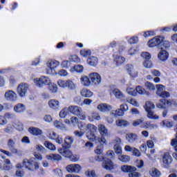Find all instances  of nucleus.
Segmentation results:
<instances>
[{"mask_svg":"<svg viewBox=\"0 0 177 177\" xmlns=\"http://www.w3.org/2000/svg\"><path fill=\"white\" fill-rule=\"evenodd\" d=\"M106 156H107V158H105L103 156H96L95 157V160L96 161H100L102 162V167L103 168H104V169H114V165L113 164V162H111V160H113V158H114V156H115V154L114 153V151H108L106 152Z\"/></svg>","mask_w":177,"mask_h":177,"instance_id":"1","label":"nucleus"},{"mask_svg":"<svg viewBox=\"0 0 177 177\" xmlns=\"http://www.w3.org/2000/svg\"><path fill=\"white\" fill-rule=\"evenodd\" d=\"M149 48H154V46H161V49H169V41H165L164 37L159 36L158 37H153L148 41Z\"/></svg>","mask_w":177,"mask_h":177,"instance_id":"2","label":"nucleus"},{"mask_svg":"<svg viewBox=\"0 0 177 177\" xmlns=\"http://www.w3.org/2000/svg\"><path fill=\"white\" fill-rule=\"evenodd\" d=\"M22 164L26 169H28V171H34V169H38L39 168V163L35 160H33L32 158L30 160L24 159Z\"/></svg>","mask_w":177,"mask_h":177,"instance_id":"3","label":"nucleus"},{"mask_svg":"<svg viewBox=\"0 0 177 177\" xmlns=\"http://www.w3.org/2000/svg\"><path fill=\"white\" fill-rule=\"evenodd\" d=\"M59 66H60V62L57 60L53 59L48 61L47 62L48 68L46 69V73L50 75L55 74V70H56Z\"/></svg>","mask_w":177,"mask_h":177,"instance_id":"4","label":"nucleus"},{"mask_svg":"<svg viewBox=\"0 0 177 177\" xmlns=\"http://www.w3.org/2000/svg\"><path fill=\"white\" fill-rule=\"evenodd\" d=\"M51 82L50 79L46 76H41L39 78L37 77L34 79V83L39 88H41L43 85H49Z\"/></svg>","mask_w":177,"mask_h":177,"instance_id":"5","label":"nucleus"},{"mask_svg":"<svg viewBox=\"0 0 177 177\" xmlns=\"http://www.w3.org/2000/svg\"><path fill=\"white\" fill-rule=\"evenodd\" d=\"M156 88H157V91H156V95L157 96H159L160 97H162V99H168V97H169V92H167L166 91L164 90V88H165L164 86V85L162 84H156Z\"/></svg>","mask_w":177,"mask_h":177,"instance_id":"6","label":"nucleus"},{"mask_svg":"<svg viewBox=\"0 0 177 177\" xmlns=\"http://www.w3.org/2000/svg\"><path fill=\"white\" fill-rule=\"evenodd\" d=\"M141 57L145 59L143 62L144 67H145V68H151V67H153V64L151 63V61H150L151 55H150L149 53L144 52L142 53Z\"/></svg>","mask_w":177,"mask_h":177,"instance_id":"7","label":"nucleus"},{"mask_svg":"<svg viewBox=\"0 0 177 177\" xmlns=\"http://www.w3.org/2000/svg\"><path fill=\"white\" fill-rule=\"evenodd\" d=\"M28 89H29L28 84L26 83H21L17 86V91L19 96H20L21 97H24Z\"/></svg>","mask_w":177,"mask_h":177,"instance_id":"8","label":"nucleus"},{"mask_svg":"<svg viewBox=\"0 0 177 177\" xmlns=\"http://www.w3.org/2000/svg\"><path fill=\"white\" fill-rule=\"evenodd\" d=\"M99 131L102 137L100 138H97L98 143H106V138L104 136H107V129L103 124L99 126Z\"/></svg>","mask_w":177,"mask_h":177,"instance_id":"9","label":"nucleus"},{"mask_svg":"<svg viewBox=\"0 0 177 177\" xmlns=\"http://www.w3.org/2000/svg\"><path fill=\"white\" fill-rule=\"evenodd\" d=\"M4 97L8 102H16L17 100V94L12 90H8L5 93Z\"/></svg>","mask_w":177,"mask_h":177,"instance_id":"10","label":"nucleus"},{"mask_svg":"<svg viewBox=\"0 0 177 177\" xmlns=\"http://www.w3.org/2000/svg\"><path fill=\"white\" fill-rule=\"evenodd\" d=\"M90 80L93 85H99L102 82V77L97 73H91L89 74Z\"/></svg>","mask_w":177,"mask_h":177,"instance_id":"11","label":"nucleus"},{"mask_svg":"<svg viewBox=\"0 0 177 177\" xmlns=\"http://www.w3.org/2000/svg\"><path fill=\"white\" fill-rule=\"evenodd\" d=\"M66 171L69 174H78L81 171V166L78 164H72L66 166Z\"/></svg>","mask_w":177,"mask_h":177,"instance_id":"12","label":"nucleus"},{"mask_svg":"<svg viewBox=\"0 0 177 177\" xmlns=\"http://www.w3.org/2000/svg\"><path fill=\"white\" fill-rule=\"evenodd\" d=\"M47 136L51 140H55L56 143H58V145H62V143H63V138L59 137V135L55 131H50Z\"/></svg>","mask_w":177,"mask_h":177,"instance_id":"13","label":"nucleus"},{"mask_svg":"<svg viewBox=\"0 0 177 177\" xmlns=\"http://www.w3.org/2000/svg\"><path fill=\"white\" fill-rule=\"evenodd\" d=\"M17 140H16V138H10L7 142V146L9 150L11 151V153H13L14 154L17 153V149L15 147Z\"/></svg>","mask_w":177,"mask_h":177,"instance_id":"14","label":"nucleus"},{"mask_svg":"<svg viewBox=\"0 0 177 177\" xmlns=\"http://www.w3.org/2000/svg\"><path fill=\"white\" fill-rule=\"evenodd\" d=\"M78 128L80 129V131H82L83 132H85V131H88V129H93V131H95L96 129V127L93 124H86L84 122H80L78 124Z\"/></svg>","mask_w":177,"mask_h":177,"instance_id":"15","label":"nucleus"},{"mask_svg":"<svg viewBox=\"0 0 177 177\" xmlns=\"http://www.w3.org/2000/svg\"><path fill=\"white\" fill-rule=\"evenodd\" d=\"M162 162L164 167L165 168H168V167H169V164L172 162V156H171L169 153H164L162 156Z\"/></svg>","mask_w":177,"mask_h":177,"instance_id":"16","label":"nucleus"},{"mask_svg":"<svg viewBox=\"0 0 177 177\" xmlns=\"http://www.w3.org/2000/svg\"><path fill=\"white\" fill-rule=\"evenodd\" d=\"M68 110L71 114H73V115H78V114L82 111V108L78 106H70Z\"/></svg>","mask_w":177,"mask_h":177,"instance_id":"17","label":"nucleus"},{"mask_svg":"<svg viewBox=\"0 0 177 177\" xmlns=\"http://www.w3.org/2000/svg\"><path fill=\"white\" fill-rule=\"evenodd\" d=\"M48 106L53 110H59L60 109V102L57 100H50L48 101Z\"/></svg>","mask_w":177,"mask_h":177,"instance_id":"18","label":"nucleus"},{"mask_svg":"<svg viewBox=\"0 0 177 177\" xmlns=\"http://www.w3.org/2000/svg\"><path fill=\"white\" fill-rule=\"evenodd\" d=\"M58 152L59 153V154H62V156H63L64 157H66L67 158H70V157L73 156V153H71V151H70V149L66 148L65 149L59 148Z\"/></svg>","mask_w":177,"mask_h":177,"instance_id":"19","label":"nucleus"},{"mask_svg":"<svg viewBox=\"0 0 177 177\" xmlns=\"http://www.w3.org/2000/svg\"><path fill=\"white\" fill-rule=\"evenodd\" d=\"M73 142H74V139H73V137H66L64 139V144L62 145L64 149H70L71 147V145H73Z\"/></svg>","mask_w":177,"mask_h":177,"instance_id":"20","label":"nucleus"},{"mask_svg":"<svg viewBox=\"0 0 177 177\" xmlns=\"http://www.w3.org/2000/svg\"><path fill=\"white\" fill-rule=\"evenodd\" d=\"M168 56H169V54L164 49H162V50L158 55V59H160V60L162 62H165V60H167Z\"/></svg>","mask_w":177,"mask_h":177,"instance_id":"21","label":"nucleus"},{"mask_svg":"<svg viewBox=\"0 0 177 177\" xmlns=\"http://www.w3.org/2000/svg\"><path fill=\"white\" fill-rule=\"evenodd\" d=\"M127 70L131 77H135L138 76V71H135L132 64L127 65Z\"/></svg>","mask_w":177,"mask_h":177,"instance_id":"22","label":"nucleus"},{"mask_svg":"<svg viewBox=\"0 0 177 177\" xmlns=\"http://www.w3.org/2000/svg\"><path fill=\"white\" fill-rule=\"evenodd\" d=\"M112 106L110 105H107L106 104H100L97 106V109L102 113L106 111H110L111 110Z\"/></svg>","mask_w":177,"mask_h":177,"instance_id":"23","label":"nucleus"},{"mask_svg":"<svg viewBox=\"0 0 177 177\" xmlns=\"http://www.w3.org/2000/svg\"><path fill=\"white\" fill-rule=\"evenodd\" d=\"M28 131L31 135H34V136H39V135H42V130L37 127H30Z\"/></svg>","mask_w":177,"mask_h":177,"instance_id":"24","label":"nucleus"},{"mask_svg":"<svg viewBox=\"0 0 177 177\" xmlns=\"http://www.w3.org/2000/svg\"><path fill=\"white\" fill-rule=\"evenodd\" d=\"M96 127H95V129H88V131L87 133V138L88 139V140H91L92 142L96 140V135L95 134V132H96Z\"/></svg>","mask_w":177,"mask_h":177,"instance_id":"25","label":"nucleus"},{"mask_svg":"<svg viewBox=\"0 0 177 177\" xmlns=\"http://www.w3.org/2000/svg\"><path fill=\"white\" fill-rule=\"evenodd\" d=\"M80 95L83 97H92V96H93V93L87 88H83L80 91Z\"/></svg>","mask_w":177,"mask_h":177,"instance_id":"26","label":"nucleus"},{"mask_svg":"<svg viewBox=\"0 0 177 177\" xmlns=\"http://www.w3.org/2000/svg\"><path fill=\"white\" fill-rule=\"evenodd\" d=\"M126 139L129 143H133L135 140H138V136L135 133H129L127 134Z\"/></svg>","mask_w":177,"mask_h":177,"instance_id":"27","label":"nucleus"},{"mask_svg":"<svg viewBox=\"0 0 177 177\" xmlns=\"http://www.w3.org/2000/svg\"><path fill=\"white\" fill-rule=\"evenodd\" d=\"M14 111L16 113H24V111H26V106L23 104H17L14 107Z\"/></svg>","mask_w":177,"mask_h":177,"instance_id":"28","label":"nucleus"},{"mask_svg":"<svg viewBox=\"0 0 177 177\" xmlns=\"http://www.w3.org/2000/svg\"><path fill=\"white\" fill-rule=\"evenodd\" d=\"M80 82L83 86H89L91 84V80L88 76H83L80 78Z\"/></svg>","mask_w":177,"mask_h":177,"instance_id":"29","label":"nucleus"},{"mask_svg":"<svg viewBox=\"0 0 177 177\" xmlns=\"http://www.w3.org/2000/svg\"><path fill=\"white\" fill-rule=\"evenodd\" d=\"M66 88H68L70 91H75L77 88V84L74 83L71 80H66Z\"/></svg>","mask_w":177,"mask_h":177,"instance_id":"30","label":"nucleus"},{"mask_svg":"<svg viewBox=\"0 0 177 177\" xmlns=\"http://www.w3.org/2000/svg\"><path fill=\"white\" fill-rule=\"evenodd\" d=\"M136 92L139 93V95H147L149 96L150 93L148 91H146V89H145L143 87L140 86H138L136 88Z\"/></svg>","mask_w":177,"mask_h":177,"instance_id":"31","label":"nucleus"},{"mask_svg":"<svg viewBox=\"0 0 177 177\" xmlns=\"http://www.w3.org/2000/svg\"><path fill=\"white\" fill-rule=\"evenodd\" d=\"M142 127L145 129H154L155 128H157V125L151 124V122L147 121L143 123V126Z\"/></svg>","mask_w":177,"mask_h":177,"instance_id":"32","label":"nucleus"},{"mask_svg":"<svg viewBox=\"0 0 177 177\" xmlns=\"http://www.w3.org/2000/svg\"><path fill=\"white\" fill-rule=\"evenodd\" d=\"M87 63L89 66H97V57H90L87 59Z\"/></svg>","mask_w":177,"mask_h":177,"instance_id":"33","label":"nucleus"},{"mask_svg":"<svg viewBox=\"0 0 177 177\" xmlns=\"http://www.w3.org/2000/svg\"><path fill=\"white\" fill-rule=\"evenodd\" d=\"M145 109L146 111H150L154 109H156V105L150 101H147L145 103Z\"/></svg>","mask_w":177,"mask_h":177,"instance_id":"34","label":"nucleus"},{"mask_svg":"<svg viewBox=\"0 0 177 177\" xmlns=\"http://www.w3.org/2000/svg\"><path fill=\"white\" fill-rule=\"evenodd\" d=\"M118 160L120 161H122V162H129L131 161V157L128 155H119L118 156Z\"/></svg>","mask_w":177,"mask_h":177,"instance_id":"35","label":"nucleus"},{"mask_svg":"<svg viewBox=\"0 0 177 177\" xmlns=\"http://www.w3.org/2000/svg\"><path fill=\"white\" fill-rule=\"evenodd\" d=\"M113 57L117 66H120V64H122L125 62V59L123 57H120L118 55H114Z\"/></svg>","mask_w":177,"mask_h":177,"instance_id":"36","label":"nucleus"},{"mask_svg":"<svg viewBox=\"0 0 177 177\" xmlns=\"http://www.w3.org/2000/svg\"><path fill=\"white\" fill-rule=\"evenodd\" d=\"M12 127L15 128V129H17L18 131H19L20 132H21V131H24V129L23 123L19 121L14 122L12 124Z\"/></svg>","mask_w":177,"mask_h":177,"instance_id":"37","label":"nucleus"},{"mask_svg":"<svg viewBox=\"0 0 177 177\" xmlns=\"http://www.w3.org/2000/svg\"><path fill=\"white\" fill-rule=\"evenodd\" d=\"M149 174H150L151 176H152V177L161 176V172L156 168L151 169L149 171Z\"/></svg>","mask_w":177,"mask_h":177,"instance_id":"38","label":"nucleus"},{"mask_svg":"<svg viewBox=\"0 0 177 177\" xmlns=\"http://www.w3.org/2000/svg\"><path fill=\"white\" fill-rule=\"evenodd\" d=\"M111 114L113 115L114 117H122L124 114V111L121 110L120 109H117L115 111H112L111 112Z\"/></svg>","mask_w":177,"mask_h":177,"instance_id":"39","label":"nucleus"},{"mask_svg":"<svg viewBox=\"0 0 177 177\" xmlns=\"http://www.w3.org/2000/svg\"><path fill=\"white\" fill-rule=\"evenodd\" d=\"M113 93L115 95L117 99H122L124 97V93H122L121 91L118 90V88L114 89L113 91Z\"/></svg>","mask_w":177,"mask_h":177,"instance_id":"40","label":"nucleus"},{"mask_svg":"<svg viewBox=\"0 0 177 177\" xmlns=\"http://www.w3.org/2000/svg\"><path fill=\"white\" fill-rule=\"evenodd\" d=\"M48 159L53 161H62V156L59 154H50L48 156Z\"/></svg>","mask_w":177,"mask_h":177,"instance_id":"41","label":"nucleus"},{"mask_svg":"<svg viewBox=\"0 0 177 177\" xmlns=\"http://www.w3.org/2000/svg\"><path fill=\"white\" fill-rule=\"evenodd\" d=\"M133 167H134L133 166L124 165L121 167V169L123 172H126L127 174H130Z\"/></svg>","mask_w":177,"mask_h":177,"instance_id":"42","label":"nucleus"},{"mask_svg":"<svg viewBox=\"0 0 177 177\" xmlns=\"http://www.w3.org/2000/svg\"><path fill=\"white\" fill-rule=\"evenodd\" d=\"M44 145L49 150H52L53 151H55V150H56V146H55V145H53L52 142L49 141H46L44 142Z\"/></svg>","mask_w":177,"mask_h":177,"instance_id":"43","label":"nucleus"},{"mask_svg":"<svg viewBox=\"0 0 177 177\" xmlns=\"http://www.w3.org/2000/svg\"><path fill=\"white\" fill-rule=\"evenodd\" d=\"M161 125L162 127H163V128H172V127L174 126V123L168 120H163L161 122Z\"/></svg>","mask_w":177,"mask_h":177,"instance_id":"44","label":"nucleus"},{"mask_svg":"<svg viewBox=\"0 0 177 177\" xmlns=\"http://www.w3.org/2000/svg\"><path fill=\"white\" fill-rule=\"evenodd\" d=\"M129 177H139L140 176V173L136 171V167H133L130 173L129 174Z\"/></svg>","mask_w":177,"mask_h":177,"instance_id":"45","label":"nucleus"},{"mask_svg":"<svg viewBox=\"0 0 177 177\" xmlns=\"http://www.w3.org/2000/svg\"><path fill=\"white\" fill-rule=\"evenodd\" d=\"M48 91L52 93H57V85L55 84H50L48 85Z\"/></svg>","mask_w":177,"mask_h":177,"instance_id":"46","label":"nucleus"},{"mask_svg":"<svg viewBox=\"0 0 177 177\" xmlns=\"http://www.w3.org/2000/svg\"><path fill=\"white\" fill-rule=\"evenodd\" d=\"M167 100L165 99H161L159 101V103L156 104L158 109H165Z\"/></svg>","mask_w":177,"mask_h":177,"instance_id":"47","label":"nucleus"},{"mask_svg":"<svg viewBox=\"0 0 177 177\" xmlns=\"http://www.w3.org/2000/svg\"><path fill=\"white\" fill-rule=\"evenodd\" d=\"M127 102L128 103H130V104H132V106H135L136 107H139V102H138V101H136V100L133 99V98H127Z\"/></svg>","mask_w":177,"mask_h":177,"instance_id":"48","label":"nucleus"},{"mask_svg":"<svg viewBox=\"0 0 177 177\" xmlns=\"http://www.w3.org/2000/svg\"><path fill=\"white\" fill-rule=\"evenodd\" d=\"M100 145H98L96 149L95 150V154H98L99 156H100V154H103V143L102 142H100Z\"/></svg>","mask_w":177,"mask_h":177,"instance_id":"49","label":"nucleus"},{"mask_svg":"<svg viewBox=\"0 0 177 177\" xmlns=\"http://www.w3.org/2000/svg\"><path fill=\"white\" fill-rule=\"evenodd\" d=\"M113 149L115 150V153H116V154H120V156L121 154H122V148L121 147V146L118 144H115Z\"/></svg>","mask_w":177,"mask_h":177,"instance_id":"50","label":"nucleus"},{"mask_svg":"<svg viewBox=\"0 0 177 177\" xmlns=\"http://www.w3.org/2000/svg\"><path fill=\"white\" fill-rule=\"evenodd\" d=\"M116 125L118 127H127L128 126V122L124 120H116Z\"/></svg>","mask_w":177,"mask_h":177,"instance_id":"51","label":"nucleus"},{"mask_svg":"<svg viewBox=\"0 0 177 177\" xmlns=\"http://www.w3.org/2000/svg\"><path fill=\"white\" fill-rule=\"evenodd\" d=\"M148 118L151 120H158V115L154 114V113L151 111H147Z\"/></svg>","mask_w":177,"mask_h":177,"instance_id":"52","label":"nucleus"},{"mask_svg":"<svg viewBox=\"0 0 177 177\" xmlns=\"http://www.w3.org/2000/svg\"><path fill=\"white\" fill-rule=\"evenodd\" d=\"M96 120L97 121H99L100 120V115L99 113H93L92 115V118L88 116V120L91 121V122H93Z\"/></svg>","mask_w":177,"mask_h":177,"instance_id":"53","label":"nucleus"},{"mask_svg":"<svg viewBox=\"0 0 177 177\" xmlns=\"http://www.w3.org/2000/svg\"><path fill=\"white\" fill-rule=\"evenodd\" d=\"M57 85L59 86V88H67V80H59L57 81Z\"/></svg>","mask_w":177,"mask_h":177,"instance_id":"54","label":"nucleus"},{"mask_svg":"<svg viewBox=\"0 0 177 177\" xmlns=\"http://www.w3.org/2000/svg\"><path fill=\"white\" fill-rule=\"evenodd\" d=\"M143 122H145V119L141 118L133 122V127H139V125H141V124H143Z\"/></svg>","mask_w":177,"mask_h":177,"instance_id":"55","label":"nucleus"},{"mask_svg":"<svg viewBox=\"0 0 177 177\" xmlns=\"http://www.w3.org/2000/svg\"><path fill=\"white\" fill-rule=\"evenodd\" d=\"M145 86L149 91H154L156 89V86H154V84L153 83L149 82H145Z\"/></svg>","mask_w":177,"mask_h":177,"instance_id":"56","label":"nucleus"},{"mask_svg":"<svg viewBox=\"0 0 177 177\" xmlns=\"http://www.w3.org/2000/svg\"><path fill=\"white\" fill-rule=\"evenodd\" d=\"M68 110V108H64L62 111H60L59 112L60 118H66V115H67Z\"/></svg>","mask_w":177,"mask_h":177,"instance_id":"57","label":"nucleus"},{"mask_svg":"<svg viewBox=\"0 0 177 177\" xmlns=\"http://www.w3.org/2000/svg\"><path fill=\"white\" fill-rule=\"evenodd\" d=\"M54 127H55V128H58L59 129H62V128H64V124L59 120H55L54 122Z\"/></svg>","mask_w":177,"mask_h":177,"instance_id":"58","label":"nucleus"},{"mask_svg":"<svg viewBox=\"0 0 177 177\" xmlns=\"http://www.w3.org/2000/svg\"><path fill=\"white\" fill-rule=\"evenodd\" d=\"M74 70L76 71V73H82L84 71V66L82 65H75L74 66Z\"/></svg>","mask_w":177,"mask_h":177,"instance_id":"59","label":"nucleus"},{"mask_svg":"<svg viewBox=\"0 0 177 177\" xmlns=\"http://www.w3.org/2000/svg\"><path fill=\"white\" fill-rule=\"evenodd\" d=\"M127 92L131 96H136V90L133 88H127Z\"/></svg>","mask_w":177,"mask_h":177,"instance_id":"60","label":"nucleus"},{"mask_svg":"<svg viewBox=\"0 0 177 177\" xmlns=\"http://www.w3.org/2000/svg\"><path fill=\"white\" fill-rule=\"evenodd\" d=\"M80 55H81V56H83V57H86L88 56H91V50H80Z\"/></svg>","mask_w":177,"mask_h":177,"instance_id":"61","label":"nucleus"},{"mask_svg":"<svg viewBox=\"0 0 177 177\" xmlns=\"http://www.w3.org/2000/svg\"><path fill=\"white\" fill-rule=\"evenodd\" d=\"M70 60L74 63H81V59H80L77 55L71 56Z\"/></svg>","mask_w":177,"mask_h":177,"instance_id":"62","label":"nucleus"},{"mask_svg":"<svg viewBox=\"0 0 177 177\" xmlns=\"http://www.w3.org/2000/svg\"><path fill=\"white\" fill-rule=\"evenodd\" d=\"M13 127L12 125L8 124L4 129L3 131L6 132V133H12L13 132Z\"/></svg>","mask_w":177,"mask_h":177,"instance_id":"63","label":"nucleus"},{"mask_svg":"<svg viewBox=\"0 0 177 177\" xmlns=\"http://www.w3.org/2000/svg\"><path fill=\"white\" fill-rule=\"evenodd\" d=\"M171 146L174 149L175 151H176L177 153V140L176 139L174 138L171 140Z\"/></svg>","mask_w":177,"mask_h":177,"instance_id":"64","label":"nucleus"}]
</instances>
